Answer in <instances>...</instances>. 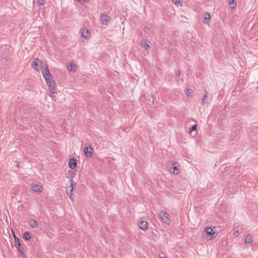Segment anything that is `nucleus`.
I'll list each match as a JSON object with an SVG mask.
<instances>
[{
    "instance_id": "9",
    "label": "nucleus",
    "mask_w": 258,
    "mask_h": 258,
    "mask_svg": "<svg viewBox=\"0 0 258 258\" xmlns=\"http://www.w3.org/2000/svg\"><path fill=\"white\" fill-rule=\"evenodd\" d=\"M85 155L88 157H91L93 155V149L90 146L86 147L84 150Z\"/></svg>"
},
{
    "instance_id": "5",
    "label": "nucleus",
    "mask_w": 258,
    "mask_h": 258,
    "mask_svg": "<svg viewBox=\"0 0 258 258\" xmlns=\"http://www.w3.org/2000/svg\"><path fill=\"white\" fill-rule=\"evenodd\" d=\"M160 217L165 223L167 224H169L170 223L169 215L167 213L162 211L160 214Z\"/></svg>"
},
{
    "instance_id": "18",
    "label": "nucleus",
    "mask_w": 258,
    "mask_h": 258,
    "mask_svg": "<svg viewBox=\"0 0 258 258\" xmlns=\"http://www.w3.org/2000/svg\"><path fill=\"white\" fill-rule=\"evenodd\" d=\"M211 16L209 14H207L204 18V22L206 24H209L210 22Z\"/></svg>"
},
{
    "instance_id": "20",
    "label": "nucleus",
    "mask_w": 258,
    "mask_h": 258,
    "mask_svg": "<svg viewBox=\"0 0 258 258\" xmlns=\"http://www.w3.org/2000/svg\"><path fill=\"white\" fill-rule=\"evenodd\" d=\"M23 238L26 240H29L31 239V236L29 232H25L23 235Z\"/></svg>"
},
{
    "instance_id": "21",
    "label": "nucleus",
    "mask_w": 258,
    "mask_h": 258,
    "mask_svg": "<svg viewBox=\"0 0 258 258\" xmlns=\"http://www.w3.org/2000/svg\"><path fill=\"white\" fill-rule=\"evenodd\" d=\"M229 5L231 9H234L236 6V3L234 0L229 1Z\"/></svg>"
},
{
    "instance_id": "30",
    "label": "nucleus",
    "mask_w": 258,
    "mask_h": 258,
    "mask_svg": "<svg viewBox=\"0 0 258 258\" xmlns=\"http://www.w3.org/2000/svg\"><path fill=\"white\" fill-rule=\"evenodd\" d=\"M53 95H54V94H51L50 93V96L52 97L53 96Z\"/></svg>"
},
{
    "instance_id": "29",
    "label": "nucleus",
    "mask_w": 258,
    "mask_h": 258,
    "mask_svg": "<svg viewBox=\"0 0 258 258\" xmlns=\"http://www.w3.org/2000/svg\"><path fill=\"white\" fill-rule=\"evenodd\" d=\"M153 100H154V99H153V100H152V102H151V104H150L151 105L153 104V103H154V101H153Z\"/></svg>"
},
{
    "instance_id": "10",
    "label": "nucleus",
    "mask_w": 258,
    "mask_h": 258,
    "mask_svg": "<svg viewBox=\"0 0 258 258\" xmlns=\"http://www.w3.org/2000/svg\"><path fill=\"white\" fill-rule=\"evenodd\" d=\"M40 63H41V60L38 58H36L32 62L31 67L36 71H38L39 70L38 65Z\"/></svg>"
},
{
    "instance_id": "19",
    "label": "nucleus",
    "mask_w": 258,
    "mask_h": 258,
    "mask_svg": "<svg viewBox=\"0 0 258 258\" xmlns=\"http://www.w3.org/2000/svg\"><path fill=\"white\" fill-rule=\"evenodd\" d=\"M252 242V237L250 235H247L245 239V243H250Z\"/></svg>"
},
{
    "instance_id": "14",
    "label": "nucleus",
    "mask_w": 258,
    "mask_h": 258,
    "mask_svg": "<svg viewBox=\"0 0 258 258\" xmlns=\"http://www.w3.org/2000/svg\"><path fill=\"white\" fill-rule=\"evenodd\" d=\"M208 92H206V94L204 95L202 98V104L205 105L209 101L208 96Z\"/></svg>"
},
{
    "instance_id": "16",
    "label": "nucleus",
    "mask_w": 258,
    "mask_h": 258,
    "mask_svg": "<svg viewBox=\"0 0 258 258\" xmlns=\"http://www.w3.org/2000/svg\"><path fill=\"white\" fill-rule=\"evenodd\" d=\"M89 35V30L87 29H83L82 32V36L84 38L86 39L88 38Z\"/></svg>"
},
{
    "instance_id": "22",
    "label": "nucleus",
    "mask_w": 258,
    "mask_h": 258,
    "mask_svg": "<svg viewBox=\"0 0 258 258\" xmlns=\"http://www.w3.org/2000/svg\"><path fill=\"white\" fill-rule=\"evenodd\" d=\"M141 44L146 49H147L150 47L148 43H147L145 41H142L141 42Z\"/></svg>"
},
{
    "instance_id": "13",
    "label": "nucleus",
    "mask_w": 258,
    "mask_h": 258,
    "mask_svg": "<svg viewBox=\"0 0 258 258\" xmlns=\"http://www.w3.org/2000/svg\"><path fill=\"white\" fill-rule=\"evenodd\" d=\"M30 226L32 228H37L38 224L37 221L34 219H31L29 221Z\"/></svg>"
},
{
    "instance_id": "12",
    "label": "nucleus",
    "mask_w": 258,
    "mask_h": 258,
    "mask_svg": "<svg viewBox=\"0 0 258 258\" xmlns=\"http://www.w3.org/2000/svg\"><path fill=\"white\" fill-rule=\"evenodd\" d=\"M148 223L145 221H142L139 225L140 228L141 229L145 230L148 228Z\"/></svg>"
},
{
    "instance_id": "28",
    "label": "nucleus",
    "mask_w": 258,
    "mask_h": 258,
    "mask_svg": "<svg viewBox=\"0 0 258 258\" xmlns=\"http://www.w3.org/2000/svg\"><path fill=\"white\" fill-rule=\"evenodd\" d=\"M172 1L176 5H177L178 3H179V2L178 1V0H172Z\"/></svg>"
},
{
    "instance_id": "1",
    "label": "nucleus",
    "mask_w": 258,
    "mask_h": 258,
    "mask_svg": "<svg viewBox=\"0 0 258 258\" xmlns=\"http://www.w3.org/2000/svg\"><path fill=\"white\" fill-rule=\"evenodd\" d=\"M12 232H13V234L14 238V240H15V242L16 247L17 248V250L20 253H21V254L22 255V256L24 257L25 256V254H24V252H23V247L21 245L20 239H19V238L17 236H16L15 235L14 232L13 231H12Z\"/></svg>"
},
{
    "instance_id": "8",
    "label": "nucleus",
    "mask_w": 258,
    "mask_h": 258,
    "mask_svg": "<svg viewBox=\"0 0 258 258\" xmlns=\"http://www.w3.org/2000/svg\"><path fill=\"white\" fill-rule=\"evenodd\" d=\"M47 84L48 86L50 93L54 94V90L56 88V84L54 80L47 82Z\"/></svg>"
},
{
    "instance_id": "24",
    "label": "nucleus",
    "mask_w": 258,
    "mask_h": 258,
    "mask_svg": "<svg viewBox=\"0 0 258 258\" xmlns=\"http://www.w3.org/2000/svg\"><path fill=\"white\" fill-rule=\"evenodd\" d=\"M197 129V126L196 124L193 125L191 128H189V132L191 133L192 131H196Z\"/></svg>"
},
{
    "instance_id": "2",
    "label": "nucleus",
    "mask_w": 258,
    "mask_h": 258,
    "mask_svg": "<svg viewBox=\"0 0 258 258\" xmlns=\"http://www.w3.org/2000/svg\"><path fill=\"white\" fill-rule=\"evenodd\" d=\"M171 166L169 168V171L172 174H178L179 172V169H178V164L177 162H171Z\"/></svg>"
},
{
    "instance_id": "3",
    "label": "nucleus",
    "mask_w": 258,
    "mask_h": 258,
    "mask_svg": "<svg viewBox=\"0 0 258 258\" xmlns=\"http://www.w3.org/2000/svg\"><path fill=\"white\" fill-rule=\"evenodd\" d=\"M69 185L67 187V194L69 198L72 200V191L74 189V182L72 179L69 180Z\"/></svg>"
},
{
    "instance_id": "25",
    "label": "nucleus",
    "mask_w": 258,
    "mask_h": 258,
    "mask_svg": "<svg viewBox=\"0 0 258 258\" xmlns=\"http://www.w3.org/2000/svg\"><path fill=\"white\" fill-rule=\"evenodd\" d=\"M44 0H38V4L39 5H43L44 4Z\"/></svg>"
},
{
    "instance_id": "6",
    "label": "nucleus",
    "mask_w": 258,
    "mask_h": 258,
    "mask_svg": "<svg viewBox=\"0 0 258 258\" xmlns=\"http://www.w3.org/2000/svg\"><path fill=\"white\" fill-rule=\"evenodd\" d=\"M42 73H43V76L44 78H45V80L46 83L53 80V78H52L51 75L50 74L47 67H46L45 68V69L44 70V72Z\"/></svg>"
},
{
    "instance_id": "23",
    "label": "nucleus",
    "mask_w": 258,
    "mask_h": 258,
    "mask_svg": "<svg viewBox=\"0 0 258 258\" xmlns=\"http://www.w3.org/2000/svg\"><path fill=\"white\" fill-rule=\"evenodd\" d=\"M193 91L191 89L186 88V93L188 96H192Z\"/></svg>"
},
{
    "instance_id": "31",
    "label": "nucleus",
    "mask_w": 258,
    "mask_h": 258,
    "mask_svg": "<svg viewBox=\"0 0 258 258\" xmlns=\"http://www.w3.org/2000/svg\"><path fill=\"white\" fill-rule=\"evenodd\" d=\"M159 258H165V257H164V256H162V257L161 256V257H159Z\"/></svg>"
},
{
    "instance_id": "7",
    "label": "nucleus",
    "mask_w": 258,
    "mask_h": 258,
    "mask_svg": "<svg viewBox=\"0 0 258 258\" xmlns=\"http://www.w3.org/2000/svg\"><path fill=\"white\" fill-rule=\"evenodd\" d=\"M100 20L103 25H107L110 22V17L105 14H102L100 17Z\"/></svg>"
},
{
    "instance_id": "27",
    "label": "nucleus",
    "mask_w": 258,
    "mask_h": 258,
    "mask_svg": "<svg viewBox=\"0 0 258 258\" xmlns=\"http://www.w3.org/2000/svg\"><path fill=\"white\" fill-rule=\"evenodd\" d=\"M149 30H150L149 27H145V31L146 32H147L148 31H149Z\"/></svg>"
},
{
    "instance_id": "17",
    "label": "nucleus",
    "mask_w": 258,
    "mask_h": 258,
    "mask_svg": "<svg viewBox=\"0 0 258 258\" xmlns=\"http://www.w3.org/2000/svg\"><path fill=\"white\" fill-rule=\"evenodd\" d=\"M67 69L69 71H75L76 69V65L73 62H71L70 65L68 66Z\"/></svg>"
},
{
    "instance_id": "11",
    "label": "nucleus",
    "mask_w": 258,
    "mask_h": 258,
    "mask_svg": "<svg viewBox=\"0 0 258 258\" xmlns=\"http://www.w3.org/2000/svg\"><path fill=\"white\" fill-rule=\"evenodd\" d=\"M69 165L70 168L72 169H75L77 166V160L74 158H72L69 163Z\"/></svg>"
},
{
    "instance_id": "15",
    "label": "nucleus",
    "mask_w": 258,
    "mask_h": 258,
    "mask_svg": "<svg viewBox=\"0 0 258 258\" xmlns=\"http://www.w3.org/2000/svg\"><path fill=\"white\" fill-rule=\"evenodd\" d=\"M32 190L36 192H40L41 191V186H39L37 184H33L31 186Z\"/></svg>"
},
{
    "instance_id": "4",
    "label": "nucleus",
    "mask_w": 258,
    "mask_h": 258,
    "mask_svg": "<svg viewBox=\"0 0 258 258\" xmlns=\"http://www.w3.org/2000/svg\"><path fill=\"white\" fill-rule=\"evenodd\" d=\"M204 232L206 233V237L208 240L212 239L213 235L215 234L213 229L211 227L205 228Z\"/></svg>"
},
{
    "instance_id": "26",
    "label": "nucleus",
    "mask_w": 258,
    "mask_h": 258,
    "mask_svg": "<svg viewBox=\"0 0 258 258\" xmlns=\"http://www.w3.org/2000/svg\"><path fill=\"white\" fill-rule=\"evenodd\" d=\"M175 74L177 76L179 77V76L180 75V71H179V70H176V71H175Z\"/></svg>"
}]
</instances>
